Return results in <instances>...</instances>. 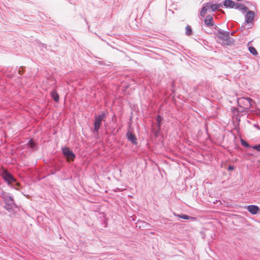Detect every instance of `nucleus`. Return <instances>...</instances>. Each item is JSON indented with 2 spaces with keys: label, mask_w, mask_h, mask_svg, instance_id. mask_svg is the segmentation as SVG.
Instances as JSON below:
<instances>
[{
  "label": "nucleus",
  "mask_w": 260,
  "mask_h": 260,
  "mask_svg": "<svg viewBox=\"0 0 260 260\" xmlns=\"http://www.w3.org/2000/svg\"><path fill=\"white\" fill-rule=\"evenodd\" d=\"M0 196L4 203L3 208L7 211L10 216L15 215L18 210V207L15 203L13 196L10 193L2 190Z\"/></svg>",
  "instance_id": "obj_1"
},
{
  "label": "nucleus",
  "mask_w": 260,
  "mask_h": 260,
  "mask_svg": "<svg viewBox=\"0 0 260 260\" xmlns=\"http://www.w3.org/2000/svg\"><path fill=\"white\" fill-rule=\"evenodd\" d=\"M106 113L102 111L98 115H95L93 122V133H98L102 124V121H105L106 118Z\"/></svg>",
  "instance_id": "obj_2"
},
{
  "label": "nucleus",
  "mask_w": 260,
  "mask_h": 260,
  "mask_svg": "<svg viewBox=\"0 0 260 260\" xmlns=\"http://www.w3.org/2000/svg\"><path fill=\"white\" fill-rule=\"evenodd\" d=\"M1 175L3 179L7 183L8 186L16 189V188L13 185L11 184L12 183L15 182L16 180L10 172L5 169H3L1 170Z\"/></svg>",
  "instance_id": "obj_3"
},
{
  "label": "nucleus",
  "mask_w": 260,
  "mask_h": 260,
  "mask_svg": "<svg viewBox=\"0 0 260 260\" xmlns=\"http://www.w3.org/2000/svg\"><path fill=\"white\" fill-rule=\"evenodd\" d=\"M61 152L67 162H72L75 160L76 155L69 147H62Z\"/></svg>",
  "instance_id": "obj_4"
},
{
  "label": "nucleus",
  "mask_w": 260,
  "mask_h": 260,
  "mask_svg": "<svg viewBox=\"0 0 260 260\" xmlns=\"http://www.w3.org/2000/svg\"><path fill=\"white\" fill-rule=\"evenodd\" d=\"M254 101L249 97L241 98L238 100V104L239 107H242L241 105H243L246 108L249 109L252 106Z\"/></svg>",
  "instance_id": "obj_5"
},
{
  "label": "nucleus",
  "mask_w": 260,
  "mask_h": 260,
  "mask_svg": "<svg viewBox=\"0 0 260 260\" xmlns=\"http://www.w3.org/2000/svg\"><path fill=\"white\" fill-rule=\"evenodd\" d=\"M215 36L219 39L224 41L227 37L230 36V32L228 31H224L220 28H218L217 32H214Z\"/></svg>",
  "instance_id": "obj_6"
},
{
  "label": "nucleus",
  "mask_w": 260,
  "mask_h": 260,
  "mask_svg": "<svg viewBox=\"0 0 260 260\" xmlns=\"http://www.w3.org/2000/svg\"><path fill=\"white\" fill-rule=\"evenodd\" d=\"M246 12H247V13L245 15V22L246 23H248L249 26L251 25H251H253L252 21L253 20L255 16L254 12L249 9Z\"/></svg>",
  "instance_id": "obj_7"
},
{
  "label": "nucleus",
  "mask_w": 260,
  "mask_h": 260,
  "mask_svg": "<svg viewBox=\"0 0 260 260\" xmlns=\"http://www.w3.org/2000/svg\"><path fill=\"white\" fill-rule=\"evenodd\" d=\"M244 208L252 215H256L260 213V208L256 205L245 206Z\"/></svg>",
  "instance_id": "obj_8"
},
{
  "label": "nucleus",
  "mask_w": 260,
  "mask_h": 260,
  "mask_svg": "<svg viewBox=\"0 0 260 260\" xmlns=\"http://www.w3.org/2000/svg\"><path fill=\"white\" fill-rule=\"evenodd\" d=\"M126 137L133 145H137L138 142L136 135L130 131H128L126 133Z\"/></svg>",
  "instance_id": "obj_9"
},
{
  "label": "nucleus",
  "mask_w": 260,
  "mask_h": 260,
  "mask_svg": "<svg viewBox=\"0 0 260 260\" xmlns=\"http://www.w3.org/2000/svg\"><path fill=\"white\" fill-rule=\"evenodd\" d=\"M26 145L28 148L31 149L32 151H36L39 149L37 143L32 138L29 139Z\"/></svg>",
  "instance_id": "obj_10"
},
{
  "label": "nucleus",
  "mask_w": 260,
  "mask_h": 260,
  "mask_svg": "<svg viewBox=\"0 0 260 260\" xmlns=\"http://www.w3.org/2000/svg\"><path fill=\"white\" fill-rule=\"evenodd\" d=\"M213 15H207L204 20V23L207 26L211 27L214 26V20Z\"/></svg>",
  "instance_id": "obj_11"
},
{
  "label": "nucleus",
  "mask_w": 260,
  "mask_h": 260,
  "mask_svg": "<svg viewBox=\"0 0 260 260\" xmlns=\"http://www.w3.org/2000/svg\"><path fill=\"white\" fill-rule=\"evenodd\" d=\"M236 3L232 0H224L223 1V5L226 8H234Z\"/></svg>",
  "instance_id": "obj_12"
},
{
  "label": "nucleus",
  "mask_w": 260,
  "mask_h": 260,
  "mask_svg": "<svg viewBox=\"0 0 260 260\" xmlns=\"http://www.w3.org/2000/svg\"><path fill=\"white\" fill-rule=\"evenodd\" d=\"M207 4L209 7V9H211V11L212 12H215L217 11L220 7H222V5L221 4H212L211 2H207Z\"/></svg>",
  "instance_id": "obj_13"
},
{
  "label": "nucleus",
  "mask_w": 260,
  "mask_h": 260,
  "mask_svg": "<svg viewBox=\"0 0 260 260\" xmlns=\"http://www.w3.org/2000/svg\"><path fill=\"white\" fill-rule=\"evenodd\" d=\"M252 26H249L248 23H246L245 22L241 26L240 29L241 31L243 33L244 35H247L248 33V31H247V29L251 28Z\"/></svg>",
  "instance_id": "obj_14"
},
{
  "label": "nucleus",
  "mask_w": 260,
  "mask_h": 260,
  "mask_svg": "<svg viewBox=\"0 0 260 260\" xmlns=\"http://www.w3.org/2000/svg\"><path fill=\"white\" fill-rule=\"evenodd\" d=\"M50 96L55 102H58L59 101V95L57 93L56 90L54 89L50 93Z\"/></svg>",
  "instance_id": "obj_15"
},
{
  "label": "nucleus",
  "mask_w": 260,
  "mask_h": 260,
  "mask_svg": "<svg viewBox=\"0 0 260 260\" xmlns=\"http://www.w3.org/2000/svg\"><path fill=\"white\" fill-rule=\"evenodd\" d=\"M209 9V7L207 3H204L203 5L202 8L200 11L201 16L205 17V15Z\"/></svg>",
  "instance_id": "obj_16"
},
{
  "label": "nucleus",
  "mask_w": 260,
  "mask_h": 260,
  "mask_svg": "<svg viewBox=\"0 0 260 260\" xmlns=\"http://www.w3.org/2000/svg\"><path fill=\"white\" fill-rule=\"evenodd\" d=\"M235 42V39L230 36L229 37H227V39H226L224 41H223L222 43L225 45L230 46L234 45Z\"/></svg>",
  "instance_id": "obj_17"
},
{
  "label": "nucleus",
  "mask_w": 260,
  "mask_h": 260,
  "mask_svg": "<svg viewBox=\"0 0 260 260\" xmlns=\"http://www.w3.org/2000/svg\"><path fill=\"white\" fill-rule=\"evenodd\" d=\"M174 214L175 215V216L178 217L179 218H181L185 219V220H188L190 219H196V218L194 217L190 216L188 215L184 214H179L174 213Z\"/></svg>",
  "instance_id": "obj_18"
},
{
  "label": "nucleus",
  "mask_w": 260,
  "mask_h": 260,
  "mask_svg": "<svg viewBox=\"0 0 260 260\" xmlns=\"http://www.w3.org/2000/svg\"><path fill=\"white\" fill-rule=\"evenodd\" d=\"M235 9L243 11L244 12L248 10V8L244 6V5L240 3H236V5L234 7Z\"/></svg>",
  "instance_id": "obj_19"
},
{
  "label": "nucleus",
  "mask_w": 260,
  "mask_h": 260,
  "mask_svg": "<svg viewBox=\"0 0 260 260\" xmlns=\"http://www.w3.org/2000/svg\"><path fill=\"white\" fill-rule=\"evenodd\" d=\"M163 120V117L157 114L156 117V127L158 128V129H161V126L162 124V121Z\"/></svg>",
  "instance_id": "obj_20"
},
{
  "label": "nucleus",
  "mask_w": 260,
  "mask_h": 260,
  "mask_svg": "<svg viewBox=\"0 0 260 260\" xmlns=\"http://www.w3.org/2000/svg\"><path fill=\"white\" fill-rule=\"evenodd\" d=\"M192 34V29L191 26L189 25H187L185 27V35L186 36H190Z\"/></svg>",
  "instance_id": "obj_21"
},
{
  "label": "nucleus",
  "mask_w": 260,
  "mask_h": 260,
  "mask_svg": "<svg viewBox=\"0 0 260 260\" xmlns=\"http://www.w3.org/2000/svg\"><path fill=\"white\" fill-rule=\"evenodd\" d=\"M248 50L253 55H257L258 54L257 50L253 46H249Z\"/></svg>",
  "instance_id": "obj_22"
},
{
  "label": "nucleus",
  "mask_w": 260,
  "mask_h": 260,
  "mask_svg": "<svg viewBox=\"0 0 260 260\" xmlns=\"http://www.w3.org/2000/svg\"><path fill=\"white\" fill-rule=\"evenodd\" d=\"M241 143L242 145L244 147H246V148H250V145L249 144V143L243 139H241Z\"/></svg>",
  "instance_id": "obj_23"
},
{
  "label": "nucleus",
  "mask_w": 260,
  "mask_h": 260,
  "mask_svg": "<svg viewBox=\"0 0 260 260\" xmlns=\"http://www.w3.org/2000/svg\"><path fill=\"white\" fill-rule=\"evenodd\" d=\"M25 67H23V66H21L20 67V68H19V69L17 70L18 71V73L20 75V76H22L23 75V74L25 72Z\"/></svg>",
  "instance_id": "obj_24"
},
{
  "label": "nucleus",
  "mask_w": 260,
  "mask_h": 260,
  "mask_svg": "<svg viewBox=\"0 0 260 260\" xmlns=\"http://www.w3.org/2000/svg\"><path fill=\"white\" fill-rule=\"evenodd\" d=\"M161 129H158V128H157L154 131V136L155 137H158V136L160 135Z\"/></svg>",
  "instance_id": "obj_25"
},
{
  "label": "nucleus",
  "mask_w": 260,
  "mask_h": 260,
  "mask_svg": "<svg viewBox=\"0 0 260 260\" xmlns=\"http://www.w3.org/2000/svg\"><path fill=\"white\" fill-rule=\"evenodd\" d=\"M252 148L254 150H257L258 152H260V144L258 145H255L252 146Z\"/></svg>",
  "instance_id": "obj_26"
},
{
  "label": "nucleus",
  "mask_w": 260,
  "mask_h": 260,
  "mask_svg": "<svg viewBox=\"0 0 260 260\" xmlns=\"http://www.w3.org/2000/svg\"><path fill=\"white\" fill-rule=\"evenodd\" d=\"M96 62H98V64H100V65L108 66H110V64H107L104 61H103V60H101V61L96 60Z\"/></svg>",
  "instance_id": "obj_27"
},
{
  "label": "nucleus",
  "mask_w": 260,
  "mask_h": 260,
  "mask_svg": "<svg viewBox=\"0 0 260 260\" xmlns=\"http://www.w3.org/2000/svg\"><path fill=\"white\" fill-rule=\"evenodd\" d=\"M9 69L8 68L7 69V70H8V72H9V74H8L7 75V77L11 79V78H12L14 77V75H13V73H11V70L10 71H9Z\"/></svg>",
  "instance_id": "obj_28"
},
{
  "label": "nucleus",
  "mask_w": 260,
  "mask_h": 260,
  "mask_svg": "<svg viewBox=\"0 0 260 260\" xmlns=\"http://www.w3.org/2000/svg\"><path fill=\"white\" fill-rule=\"evenodd\" d=\"M235 169V167L234 166H232V165H230L228 166V167L227 168L226 170L227 171H232L234 170Z\"/></svg>",
  "instance_id": "obj_29"
},
{
  "label": "nucleus",
  "mask_w": 260,
  "mask_h": 260,
  "mask_svg": "<svg viewBox=\"0 0 260 260\" xmlns=\"http://www.w3.org/2000/svg\"><path fill=\"white\" fill-rule=\"evenodd\" d=\"M232 112H238L237 108H233V109H232Z\"/></svg>",
  "instance_id": "obj_30"
},
{
  "label": "nucleus",
  "mask_w": 260,
  "mask_h": 260,
  "mask_svg": "<svg viewBox=\"0 0 260 260\" xmlns=\"http://www.w3.org/2000/svg\"><path fill=\"white\" fill-rule=\"evenodd\" d=\"M236 32V31H232L230 34H231L232 36H234Z\"/></svg>",
  "instance_id": "obj_31"
},
{
  "label": "nucleus",
  "mask_w": 260,
  "mask_h": 260,
  "mask_svg": "<svg viewBox=\"0 0 260 260\" xmlns=\"http://www.w3.org/2000/svg\"><path fill=\"white\" fill-rule=\"evenodd\" d=\"M214 28L217 30L219 28H218V27L216 25H215Z\"/></svg>",
  "instance_id": "obj_32"
},
{
  "label": "nucleus",
  "mask_w": 260,
  "mask_h": 260,
  "mask_svg": "<svg viewBox=\"0 0 260 260\" xmlns=\"http://www.w3.org/2000/svg\"><path fill=\"white\" fill-rule=\"evenodd\" d=\"M84 20H85V21L86 22V23H87V25H88V28H89V25H88V22H87V20H86V18H85V19H84Z\"/></svg>",
  "instance_id": "obj_33"
},
{
  "label": "nucleus",
  "mask_w": 260,
  "mask_h": 260,
  "mask_svg": "<svg viewBox=\"0 0 260 260\" xmlns=\"http://www.w3.org/2000/svg\"><path fill=\"white\" fill-rule=\"evenodd\" d=\"M43 47H46L47 45L46 44H43V46H42Z\"/></svg>",
  "instance_id": "obj_34"
},
{
  "label": "nucleus",
  "mask_w": 260,
  "mask_h": 260,
  "mask_svg": "<svg viewBox=\"0 0 260 260\" xmlns=\"http://www.w3.org/2000/svg\"><path fill=\"white\" fill-rule=\"evenodd\" d=\"M219 11L222 12L223 13H224V11L222 10H220Z\"/></svg>",
  "instance_id": "obj_35"
},
{
  "label": "nucleus",
  "mask_w": 260,
  "mask_h": 260,
  "mask_svg": "<svg viewBox=\"0 0 260 260\" xmlns=\"http://www.w3.org/2000/svg\"><path fill=\"white\" fill-rule=\"evenodd\" d=\"M256 127H257V128H258L259 129H260V127L258 126H256Z\"/></svg>",
  "instance_id": "obj_36"
},
{
  "label": "nucleus",
  "mask_w": 260,
  "mask_h": 260,
  "mask_svg": "<svg viewBox=\"0 0 260 260\" xmlns=\"http://www.w3.org/2000/svg\"><path fill=\"white\" fill-rule=\"evenodd\" d=\"M18 78L19 79H21V77H18Z\"/></svg>",
  "instance_id": "obj_37"
},
{
  "label": "nucleus",
  "mask_w": 260,
  "mask_h": 260,
  "mask_svg": "<svg viewBox=\"0 0 260 260\" xmlns=\"http://www.w3.org/2000/svg\"><path fill=\"white\" fill-rule=\"evenodd\" d=\"M17 70V67H16V69H15V71Z\"/></svg>",
  "instance_id": "obj_38"
},
{
  "label": "nucleus",
  "mask_w": 260,
  "mask_h": 260,
  "mask_svg": "<svg viewBox=\"0 0 260 260\" xmlns=\"http://www.w3.org/2000/svg\"><path fill=\"white\" fill-rule=\"evenodd\" d=\"M237 1H241L242 0H237Z\"/></svg>",
  "instance_id": "obj_39"
}]
</instances>
